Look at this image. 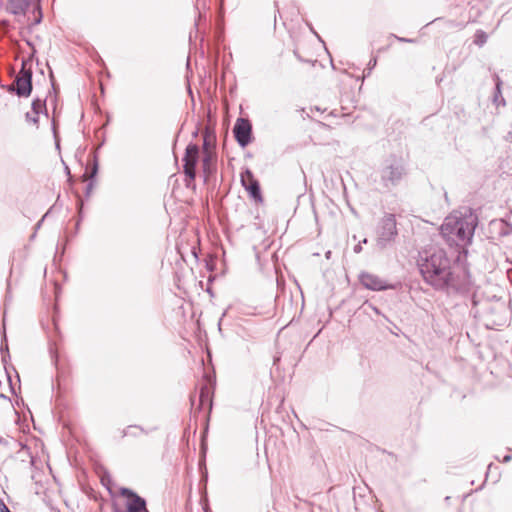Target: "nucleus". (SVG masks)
Here are the masks:
<instances>
[{"mask_svg": "<svg viewBox=\"0 0 512 512\" xmlns=\"http://www.w3.org/2000/svg\"><path fill=\"white\" fill-rule=\"evenodd\" d=\"M418 267L424 281L436 290L461 291L467 285L464 279L461 280L454 273L451 261L442 249L430 253L425 252L420 256Z\"/></svg>", "mask_w": 512, "mask_h": 512, "instance_id": "nucleus-1", "label": "nucleus"}, {"mask_svg": "<svg viewBox=\"0 0 512 512\" xmlns=\"http://www.w3.org/2000/svg\"><path fill=\"white\" fill-rule=\"evenodd\" d=\"M477 223L478 218L470 209L455 211L445 218L441 235L450 246L464 247L471 242Z\"/></svg>", "mask_w": 512, "mask_h": 512, "instance_id": "nucleus-2", "label": "nucleus"}, {"mask_svg": "<svg viewBox=\"0 0 512 512\" xmlns=\"http://www.w3.org/2000/svg\"><path fill=\"white\" fill-rule=\"evenodd\" d=\"M397 234L395 215L391 213L385 214L377 227V245L380 248L387 247L395 240Z\"/></svg>", "mask_w": 512, "mask_h": 512, "instance_id": "nucleus-3", "label": "nucleus"}, {"mask_svg": "<svg viewBox=\"0 0 512 512\" xmlns=\"http://www.w3.org/2000/svg\"><path fill=\"white\" fill-rule=\"evenodd\" d=\"M405 167L400 160L386 161L385 165L380 170V178L382 185L385 188L396 186L405 176Z\"/></svg>", "mask_w": 512, "mask_h": 512, "instance_id": "nucleus-4", "label": "nucleus"}, {"mask_svg": "<svg viewBox=\"0 0 512 512\" xmlns=\"http://www.w3.org/2000/svg\"><path fill=\"white\" fill-rule=\"evenodd\" d=\"M199 160V147L196 144L190 143L186 147L185 155L183 158V168L185 176L193 181L196 177V165Z\"/></svg>", "mask_w": 512, "mask_h": 512, "instance_id": "nucleus-5", "label": "nucleus"}, {"mask_svg": "<svg viewBox=\"0 0 512 512\" xmlns=\"http://www.w3.org/2000/svg\"><path fill=\"white\" fill-rule=\"evenodd\" d=\"M120 494L127 498L126 510H116V512H148L146 501L129 488H121Z\"/></svg>", "mask_w": 512, "mask_h": 512, "instance_id": "nucleus-6", "label": "nucleus"}, {"mask_svg": "<svg viewBox=\"0 0 512 512\" xmlns=\"http://www.w3.org/2000/svg\"><path fill=\"white\" fill-rule=\"evenodd\" d=\"M236 141L241 147H246L251 142L252 126L249 120L238 118L233 128Z\"/></svg>", "mask_w": 512, "mask_h": 512, "instance_id": "nucleus-7", "label": "nucleus"}, {"mask_svg": "<svg viewBox=\"0 0 512 512\" xmlns=\"http://www.w3.org/2000/svg\"><path fill=\"white\" fill-rule=\"evenodd\" d=\"M32 72L23 66L20 73L15 79L16 93L18 96H29L32 90Z\"/></svg>", "mask_w": 512, "mask_h": 512, "instance_id": "nucleus-8", "label": "nucleus"}, {"mask_svg": "<svg viewBox=\"0 0 512 512\" xmlns=\"http://www.w3.org/2000/svg\"><path fill=\"white\" fill-rule=\"evenodd\" d=\"M359 280L365 288L373 291H382L393 288V286L388 285L386 281L381 279L379 276L368 272H362L359 276Z\"/></svg>", "mask_w": 512, "mask_h": 512, "instance_id": "nucleus-9", "label": "nucleus"}, {"mask_svg": "<svg viewBox=\"0 0 512 512\" xmlns=\"http://www.w3.org/2000/svg\"><path fill=\"white\" fill-rule=\"evenodd\" d=\"M35 0H8L7 9L14 15H23Z\"/></svg>", "mask_w": 512, "mask_h": 512, "instance_id": "nucleus-10", "label": "nucleus"}, {"mask_svg": "<svg viewBox=\"0 0 512 512\" xmlns=\"http://www.w3.org/2000/svg\"><path fill=\"white\" fill-rule=\"evenodd\" d=\"M247 177L250 179V184L247 186L245 182V177L242 175V183L246 187V189L250 192V195L257 199L260 198V187L256 180L253 179V176L250 171L246 172Z\"/></svg>", "mask_w": 512, "mask_h": 512, "instance_id": "nucleus-11", "label": "nucleus"}, {"mask_svg": "<svg viewBox=\"0 0 512 512\" xmlns=\"http://www.w3.org/2000/svg\"><path fill=\"white\" fill-rule=\"evenodd\" d=\"M199 408L201 409L205 404H208L211 408L212 400L210 395V390L207 385L201 387L199 394Z\"/></svg>", "mask_w": 512, "mask_h": 512, "instance_id": "nucleus-12", "label": "nucleus"}, {"mask_svg": "<svg viewBox=\"0 0 512 512\" xmlns=\"http://www.w3.org/2000/svg\"><path fill=\"white\" fill-rule=\"evenodd\" d=\"M215 160V155L212 151H206L202 159V168L205 173H210L211 165Z\"/></svg>", "mask_w": 512, "mask_h": 512, "instance_id": "nucleus-13", "label": "nucleus"}, {"mask_svg": "<svg viewBox=\"0 0 512 512\" xmlns=\"http://www.w3.org/2000/svg\"><path fill=\"white\" fill-rule=\"evenodd\" d=\"M214 140H215V137L208 130H206L204 132V137H203V152L204 153H206V151H212L211 147L213 146Z\"/></svg>", "mask_w": 512, "mask_h": 512, "instance_id": "nucleus-14", "label": "nucleus"}, {"mask_svg": "<svg viewBox=\"0 0 512 512\" xmlns=\"http://www.w3.org/2000/svg\"><path fill=\"white\" fill-rule=\"evenodd\" d=\"M31 111L33 112V114L35 115H40L41 113L43 112H46V105H45V101L41 100V99H36L32 102V107H31Z\"/></svg>", "mask_w": 512, "mask_h": 512, "instance_id": "nucleus-15", "label": "nucleus"}, {"mask_svg": "<svg viewBox=\"0 0 512 512\" xmlns=\"http://www.w3.org/2000/svg\"><path fill=\"white\" fill-rule=\"evenodd\" d=\"M144 433V430L139 427V426H128L124 431H123V436H133V437H137L138 435Z\"/></svg>", "mask_w": 512, "mask_h": 512, "instance_id": "nucleus-16", "label": "nucleus"}, {"mask_svg": "<svg viewBox=\"0 0 512 512\" xmlns=\"http://www.w3.org/2000/svg\"><path fill=\"white\" fill-rule=\"evenodd\" d=\"M487 38V34L484 31L479 30L475 34L474 43L477 44L478 46H482L486 43Z\"/></svg>", "mask_w": 512, "mask_h": 512, "instance_id": "nucleus-17", "label": "nucleus"}, {"mask_svg": "<svg viewBox=\"0 0 512 512\" xmlns=\"http://www.w3.org/2000/svg\"><path fill=\"white\" fill-rule=\"evenodd\" d=\"M25 117H26V121L27 122L32 123L35 126L38 125V117H39V115H35V114H33L32 111H30V112L26 113Z\"/></svg>", "mask_w": 512, "mask_h": 512, "instance_id": "nucleus-18", "label": "nucleus"}, {"mask_svg": "<svg viewBox=\"0 0 512 512\" xmlns=\"http://www.w3.org/2000/svg\"><path fill=\"white\" fill-rule=\"evenodd\" d=\"M376 63H377V60L376 58H373L369 61L368 63V67H367V70H368V74H370L371 70L376 66Z\"/></svg>", "mask_w": 512, "mask_h": 512, "instance_id": "nucleus-19", "label": "nucleus"}, {"mask_svg": "<svg viewBox=\"0 0 512 512\" xmlns=\"http://www.w3.org/2000/svg\"><path fill=\"white\" fill-rule=\"evenodd\" d=\"M0 512H11L3 501H0Z\"/></svg>", "mask_w": 512, "mask_h": 512, "instance_id": "nucleus-20", "label": "nucleus"}, {"mask_svg": "<svg viewBox=\"0 0 512 512\" xmlns=\"http://www.w3.org/2000/svg\"><path fill=\"white\" fill-rule=\"evenodd\" d=\"M361 250H362L361 244H358V245H356V246L354 247V252H355V253H359V252H361Z\"/></svg>", "mask_w": 512, "mask_h": 512, "instance_id": "nucleus-21", "label": "nucleus"}, {"mask_svg": "<svg viewBox=\"0 0 512 512\" xmlns=\"http://www.w3.org/2000/svg\"><path fill=\"white\" fill-rule=\"evenodd\" d=\"M500 85H501V82H500L499 78H497L496 90L498 93H500Z\"/></svg>", "mask_w": 512, "mask_h": 512, "instance_id": "nucleus-22", "label": "nucleus"}, {"mask_svg": "<svg viewBox=\"0 0 512 512\" xmlns=\"http://www.w3.org/2000/svg\"><path fill=\"white\" fill-rule=\"evenodd\" d=\"M400 41H403V42H412V40H410V39H406V38H400Z\"/></svg>", "mask_w": 512, "mask_h": 512, "instance_id": "nucleus-23", "label": "nucleus"}, {"mask_svg": "<svg viewBox=\"0 0 512 512\" xmlns=\"http://www.w3.org/2000/svg\"><path fill=\"white\" fill-rule=\"evenodd\" d=\"M510 459H511V457H510V456H505V457H504V461H505V462H508Z\"/></svg>", "mask_w": 512, "mask_h": 512, "instance_id": "nucleus-24", "label": "nucleus"}, {"mask_svg": "<svg viewBox=\"0 0 512 512\" xmlns=\"http://www.w3.org/2000/svg\"><path fill=\"white\" fill-rule=\"evenodd\" d=\"M4 349H6V350H7V349H8V346H7V345H5V346H1V350L3 351Z\"/></svg>", "mask_w": 512, "mask_h": 512, "instance_id": "nucleus-25", "label": "nucleus"}, {"mask_svg": "<svg viewBox=\"0 0 512 512\" xmlns=\"http://www.w3.org/2000/svg\"><path fill=\"white\" fill-rule=\"evenodd\" d=\"M4 349H6V350H7V349H8V346H7V345H5V346H1V350L3 351Z\"/></svg>", "mask_w": 512, "mask_h": 512, "instance_id": "nucleus-26", "label": "nucleus"}, {"mask_svg": "<svg viewBox=\"0 0 512 512\" xmlns=\"http://www.w3.org/2000/svg\"><path fill=\"white\" fill-rule=\"evenodd\" d=\"M4 349H6V350H7V349H8V346H7V345H5V346H1V350L3 351Z\"/></svg>", "mask_w": 512, "mask_h": 512, "instance_id": "nucleus-27", "label": "nucleus"}]
</instances>
